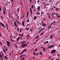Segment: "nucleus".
Instances as JSON below:
<instances>
[{
    "label": "nucleus",
    "instance_id": "nucleus-57",
    "mask_svg": "<svg viewBox=\"0 0 60 60\" xmlns=\"http://www.w3.org/2000/svg\"><path fill=\"white\" fill-rule=\"evenodd\" d=\"M44 20H46V19H45V18H44Z\"/></svg>",
    "mask_w": 60,
    "mask_h": 60
},
{
    "label": "nucleus",
    "instance_id": "nucleus-54",
    "mask_svg": "<svg viewBox=\"0 0 60 60\" xmlns=\"http://www.w3.org/2000/svg\"><path fill=\"white\" fill-rule=\"evenodd\" d=\"M43 29H44V28H43L41 29V30H42Z\"/></svg>",
    "mask_w": 60,
    "mask_h": 60
},
{
    "label": "nucleus",
    "instance_id": "nucleus-16",
    "mask_svg": "<svg viewBox=\"0 0 60 60\" xmlns=\"http://www.w3.org/2000/svg\"><path fill=\"white\" fill-rule=\"evenodd\" d=\"M59 3V2H57L56 4V6L57 4Z\"/></svg>",
    "mask_w": 60,
    "mask_h": 60
},
{
    "label": "nucleus",
    "instance_id": "nucleus-27",
    "mask_svg": "<svg viewBox=\"0 0 60 60\" xmlns=\"http://www.w3.org/2000/svg\"><path fill=\"white\" fill-rule=\"evenodd\" d=\"M25 24V22L23 21L22 22V24Z\"/></svg>",
    "mask_w": 60,
    "mask_h": 60
},
{
    "label": "nucleus",
    "instance_id": "nucleus-40",
    "mask_svg": "<svg viewBox=\"0 0 60 60\" xmlns=\"http://www.w3.org/2000/svg\"><path fill=\"white\" fill-rule=\"evenodd\" d=\"M26 29L27 30H28V29H29V28H26Z\"/></svg>",
    "mask_w": 60,
    "mask_h": 60
},
{
    "label": "nucleus",
    "instance_id": "nucleus-48",
    "mask_svg": "<svg viewBox=\"0 0 60 60\" xmlns=\"http://www.w3.org/2000/svg\"><path fill=\"white\" fill-rule=\"evenodd\" d=\"M23 35V34H22L21 35H20V36H22Z\"/></svg>",
    "mask_w": 60,
    "mask_h": 60
},
{
    "label": "nucleus",
    "instance_id": "nucleus-38",
    "mask_svg": "<svg viewBox=\"0 0 60 60\" xmlns=\"http://www.w3.org/2000/svg\"><path fill=\"white\" fill-rule=\"evenodd\" d=\"M0 17H1V18L2 19H3V17H2V16H0Z\"/></svg>",
    "mask_w": 60,
    "mask_h": 60
},
{
    "label": "nucleus",
    "instance_id": "nucleus-26",
    "mask_svg": "<svg viewBox=\"0 0 60 60\" xmlns=\"http://www.w3.org/2000/svg\"><path fill=\"white\" fill-rule=\"evenodd\" d=\"M43 34V33H42L41 34H40V36H41V35H42V34Z\"/></svg>",
    "mask_w": 60,
    "mask_h": 60
},
{
    "label": "nucleus",
    "instance_id": "nucleus-41",
    "mask_svg": "<svg viewBox=\"0 0 60 60\" xmlns=\"http://www.w3.org/2000/svg\"><path fill=\"white\" fill-rule=\"evenodd\" d=\"M35 53H36V52H34V55L35 54Z\"/></svg>",
    "mask_w": 60,
    "mask_h": 60
},
{
    "label": "nucleus",
    "instance_id": "nucleus-32",
    "mask_svg": "<svg viewBox=\"0 0 60 60\" xmlns=\"http://www.w3.org/2000/svg\"><path fill=\"white\" fill-rule=\"evenodd\" d=\"M56 9V10H57V11H58V8H57Z\"/></svg>",
    "mask_w": 60,
    "mask_h": 60
},
{
    "label": "nucleus",
    "instance_id": "nucleus-14",
    "mask_svg": "<svg viewBox=\"0 0 60 60\" xmlns=\"http://www.w3.org/2000/svg\"><path fill=\"white\" fill-rule=\"evenodd\" d=\"M50 37L51 39H52L53 38V36H52V35H51Z\"/></svg>",
    "mask_w": 60,
    "mask_h": 60
},
{
    "label": "nucleus",
    "instance_id": "nucleus-34",
    "mask_svg": "<svg viewBox=\"0 0 60 60\" xmlns=\"http://www.w3.org/2000/svg\"><path fill=\"white\" fill-rule=\"evenodd\" d=\"M17 31L19 32V29H18V28H17Z\"/></svg>",
    "mask_w": 60,
    "mask_h": 60
},
{
    "label": "nucleus",
    "instance_id": "nucleus-8",
    "mask_svg": "<svg viewBox=\"0 0 60 60\" xmlns=\"http://www.w3.org/2000/svg\"><path fill=\"white\" fill-rule=\"evenodd\" d=\"M42 26H43L45 27L46 26V24H44V23H43L42 24Z\"/></svg>",
    "mask_w": 60,
    "mask_h": 60
},
{
    "label": "nucleus",
    "instance_id": "nucleus-33",
    "mask_svg": "<svg viewBox=\"0 0 60 60\" xmlns=\"http://www.w3.org/2000/svg\"><path fill=\"white\" fill-rule=\"evenodd\" d=\"M22 25L23 26H25V24H22Z\"/></svg>",
    "mask_w": 60,
    "mask_h": 60
},
{
    "label": "nucleus",
    "instance_id": "nucleus-58",
    "mask_svg": "<svg viewBox=\"0 0 60 60\" xmlns=\"http://www.w3.org/2000/svg\"><path fill=\"white\" fill-rule=\"evenodd\" d=\"M31 1H32V0H30V3H31Z\"/></svg>",
    "mask_w": 60,
    "mask_h": 60
},
{
    "label": "nucleus",
    "instance_id": "nucleus-20",
    "mask_svg": "<svg viewBox=\"0 0 60 60\" xmlns=\"http://www.w3.org/2000/svg\"><path fill=\"white\" fill-rule=\"evenodd\" d=\"M27 22H29V20L28 19L27 20Z\"/></svg>",
    "mask_w": 60,
    "mask_h": 60
},
{
    "label": "nucleus",
    "instance_id": "nucleus-60",
    "mask_svg": "<svg viewBox=\"0 0 60 60\" xmlns=\"http://www.w3.org/2000/svg\"><path fill=\"white\" fill-rule=\"evenodd\" d=\"M43 49H45V47H44V48H43Z\"/></svg>",
    "mask_w": 60,
    "mask_h": 60
},
{
    "label": "nucleus",
    "instance_id": "nucleus-53",
    "mask_svg": "<svg viewBox=\"0 0 60 60\" xmlns=\"http://www.w3.org/2000/svg\"><path fill=\"white\" fill-rule=\"evenodd\" d=\"M37 43V42H35L34 43V44H36Z\"/></svg>",
    "mask_w": 60,
    "mask_h": 60
},
{
    "label": "nucleus",
    "instance_id": "nucleus-37",
    "mask_svg": "<svg viewBox=\"0 0 60 60\" xmlns=\"http://www.w3.org/2000/svg\"><path fill=\"white\" fill-rule=\"evenodd\" d=\"M7 30H8V26H7Z\"/></svg>",
    "mask_w": 60,
    "mask_h": 60
},
{
    "label": "nucleus",
    "instance_id": "nucleus-49",
    "mask_svg": "<svg viewBox=\"0 0 60 60\" xmlns=\"http://www.w3.org/2000/svg\"><path fill=\"white\" fill-rule=\"evenodd\" d=\"M30 11H32V8H30Z\"/></svg>",
    "mask_w": 60,
    "mask_h": 60
},
{
    "label": "nucleus",
    "instance_id": "nucleus-28",
    "mask_svg": "<svg viewBox=\"0 0 60 60\" xmlns=\"http://www.w3.org/2000/svg\"><path fill=\"white\" fill-rule=\"evenodd\" d=\"M37 49H35V50L34 51H37Z\"/></svg>",
    "mask_w": 60,
    "mask_h": 60
},
{
    "label": "nucleus",
    "instance_id": "nucleus-62",
    "mask_svg": "<svg viewBox=\"0 0 60 60\" xmlns=\"http://www.w3.org/2000/svg\"><path fill=\"white\" fill-rule=\"evenodd\" d=\"M60 16H58V18H59L60 17Z\"/></svg>",
    "mask_w": 60,
    "mask_h": 60
},
{
    "label": "nucleus",
    "instance_id": "nucleus-13",
    "mask_svg": "<svg viewBox=\"0 0 60 60\" xmlns=\"http://www.w3.org/2000/svg\"><path fill=\"white\" fill-rule=\"evenodd\" d=\"M24 55H25L24 54H23V55H22V56H21V59H22V56H24Z\"/></svg>",
    "mask_w": 60,
    "mask_h": 60
},
{
    "label": "nucleus",
    "instance_id": "nucleus-35",
    "mask_svg": "<svg viewBox=\"0 0 60 60\" xmlns=\"http://www.w3.org/2000/svg\"><path fill=\"white\" fill-rule=\"evenodd\" d=\"M49 19H50V17L49 15Z\"/></svg>",
    "mask_w": 60,
    "mask_h": 60
},
{
    "label": "nucleus",
    "instance_id": "nucleus-45",
    "mask_svg": "<svg viewBox=\"0 0 60 60\" xmlns=\"http://www.w3.org/2000/svg\"><path fill=\"white\" fill-rule=\"evenodd\" d=\"M46 43H49V41H46Z\"/></svg>",
    "mask_w": 60,
    "mask_h": 60
},
{
    "label": "nucleus",
    "instance_id": "nucleus-25",
    "mask_svg": "<svg viewBox=\"0 0 60 60\" xmlns=\"http://www.w3.org/2000/svg\"><path fill=\"white\" fill-rule=\"evenodd\" d=\"M43 50H44V51H46V49H43Z\"/></svg>",
    "mask_w": 60,
    "mask_h": 60
},
{
    "label": "nucleus",
    "instance_id": "nucleus-10",
    "mask_svg": "<svg viewBox=\"0 0 60 60\" xmlns=\"http://www.w3.org/2000/svg\"><path fill=\"white\" fill-rule=\"evenodd\" d=\"M34 20H35L37 19V17L36 16H35L34 17Z\"/></svg>",
    "mask_w": 60,
    "mask_h": 60
},
{
    "label": "nucleus",
    "instance_id": "nucleus-12",
    "mask_svg": "<svg viewBox=\"0 0 60 60\" xmlns=\"http://www.w3.org/2000/svg\"><path fill=\"white\" fill-rule=\"evenodd\" d=\"M26 51V49H25L23 50V51L22 52L23 53H24L25 52V51Z\"/></svg>",
    "mask_w": 60,
    "mask_h": 60
},
{
    "label": "nucleus",
    "instance_id": "nucleus-63",
    "mask_svg": "<svg viewBox=\"0 0 60 60\" xmlns=\"http://www.w3.org/2000/svg\"><path fill=\"white\" fill-rule=\"evenodd\" d=\"M5 50H6V51H7V49H5Z\"/></svg>",
    "mask_w": 60,
    "mask_h": 60
},
{
    "label": "nucleus",
    "instance_id": "nucleus-24",
    "mask_svg": "<svg viewBox=\"0 0 60 60\" xmlns=\"http://www.w3.org/2000/svg\"><path fill=\"white\" fill-rule=\"evenodd\" d=\"M11 2H12V3H13V0H11Z\"/></svg>",
    "mask_w": 60,
    "mask_h": 60
},
{
    "label": "nucleus",
    "instance_id": "nucleus-21",
    "mask_svg": "<svg viewBox=\"0 0 60 60\" xmlns=\"http://www.w3.org/2000/svg\"><path fill=\"white\" fill-rule=\"evenodd\" d=\"M30 13L31 15H32V13H33V12H32V11H30Z\"/></svg>",
    "mask_w": 60,
    "mask_h": 60
},
{
    "label": "nucleus",
    "instance_id": "nucleus-18",
    "mask_svg": "<svg viewBox=\"0 0 60 60\" xmlns=\"http://www.w3.org/2000/svg\"><path fill=\"white\" fill-rule=\"evenodd\" d=\"M31 8L32 9H33V8H34V5H32Z\"/></svg>",
    "mask_w": 60,
    "mask_h": 60
},
{
    "label": "nucleus",
    "instance_id": "nucleus-52",
    "mask_svg": "<svg viewBox=\"0 0 60 60\" xmlns=\"http://www.w3.org/2000/svg\"><path fill=\"white\" fill-rule=\"evenodd\" d=\"M16 45V46H15V47L16 49H17V46Z\"/></svg>",
    "mask_w": 60,
    "mask_h": 60
},
{
    "label": "nucleus",
    "instance_id": "nucleus-5",
    "mask_svg": "<svg viewBox=\"0 0 60 60\" xmlns=\"http://www.w3.org/2000/svg\"><path fill=\"white\" fill-rule=\"evenodd\" d=\"M6 42L8 45H10V42L6 41Z\"/></svg>",
    "mask_w": 60,
    "mask_h": 60
},
{
    "label": "nucleus",
    "instance_id": "nucleus-61",
    "mask_svg": "<svg viewBox=\"0 0 60 60\" xmlns=\"http://www.w3.org/2000/svg\"><path fill=\"white\" fill-rule=\"evenodd\" d=\"M38 41V39L36 41V42H37V41Z\"/></svg>",
    "mask_w": 60,
    "mask_h": 60
},
{
    "label": "nucleus",
    "instance_id": "nucleus-56",
    "mask_svg": "<svg viewBox=\"0 0 60 60\" xmlns=\"http://www.w3.org/2000/svg\"><path fill=\"white\" fill-rule=\"evenodd\" d=\"M4 10H5V11H6V8H4Z\"/></svg>",
    "mask_w": 60,
    "mask_h": 60
},
{
    "label": "nucleus",
    "instance_id": "nucleus-55",
    "mask_svg": "<svg viewBox=\"0 0 60 60\" xmlns=\"http://www.w3.org/2000/svg\"><path fill=\"white\" fill-rule=\"evenodd\" d=\"M0 57H1V58H2V56H0Z\"/></svg>",
    "mask_w": 60,
    "mask_h": 60
},
{
    "label": "nucleus",
    "instance_id": "nucleus-47",
    "mask_svg": "<svg viewBox=\"0 0 60 60\" xmlns=\"http://www.w3.org/2000/svg\"><path fill=\"white\" fill-rule=\"evenodd\" d=\"M49 12H48V13H47V15H48V14H49Z\"/></svg>",
    "mask_w": 60,
    "mask_h": 60
},
{
    "label": "nucleus",
    "instance_id": "nucleus-29",
    "mask_svg": "<svg viewBox=\"0 0 60 60\" xmlns=\"http://www.w3.org/2000/svg\"><path fill=\"white\" fill-rule=\"evenodd\" d=\"M30 35V34H28V35H27V37H29Z\"/></svg>",
    "mask_w": 60,
    "mask_h": 60
},
{
    "label": "nucleus",
    "instance_id": "nucleus-64",
    "mask_svg": "<svg viewBox=\"0 0 60 60\" xmlns=\"http://www.w3.org/2000/svg\"><path fill=\"white\" fill-rule=\"evenodd\" d=\"M37 14H39V13H38V12H37Z\"/></svg>",
    "mask_w": 60,
    "mask_h": 60
},
{
    "label": "nucleus",
    "instance_id": "nucleus-30",
    "mask_svg": "<svg viewBox=\"0 0 60 60\" xmlns=\"http://www.w3.org/2000/svg\"><path fill=\"white\" fill-rule=\"evenodd\" d=\"M55 15H56V16H58V14H55Z\"/></svg>",
    "mask_w": 60,
    "mask_h": 60
},
{
    "label": "nucleus",
    "instance_id": "nucleus-46",
    "mask_svg": "<svg viewBox=\"0 0 60 60\" xmlns=\"http://www.w3.org/2000/svg\"><path fill=\"white\" fill-rule=\"evenodd\" d=\"M16 20L17 21V22H18H18H19L18 21V20Z\"/></svg>",
    "mask_w": 60,
    "mask_h": 60
},
{
    "label": "nucleus",
    "instance_id": "nucleus-23",
    "mask_svg": "<svg viewBox=\"0 0 60 60\" xmlns=\"http://www.w3.org/2000/svg\"><path fill=\"white\" fill-rule=\"evenodd\" d=\"M41 31H42V30H39V32H38L39 33H40V32H41Z\"/></svg>",
    "mask_w": 60,
    "mask_h": 60
},
{
    "label": "nucleus",
    "instance_id": "nucleus-7",
    "mask_svg": "<svg viewBox=\"0 0 60 60\" xmlns=\"http://www.w3.org/2000/svg\"><path fill=\"white\" fill-rule=\"evenodd\" d=\"M20 38V37H19L17 38V41H19V40Z\"/></svg>",
    "mask_w": 60,
    "mask_h": 60
},
{
    "label": "nucleus",
    "instance_id": "nucleus-51",
    "mask_svg": "<svg viewBox=\"0 0 60 60\" xmlns=\"http://www.w3.org/2000/svg\"><path fill=\"white\" fill-rule=\"evenodd\" d=\"M39 36H37L36 37V38H37H37H38V37H39Z\"/></svg>",
    "mask_w": 60,
    "mask_h": 60
},
{
    "label": "nucleus",
    "instance_id": "nucleus-19",
    "mask_svg": "<svg viewBox=\"0 0 60 60\" xmlns=\"http://www.w3.org/2000/svg\"><path fill=\"white\" fill-rule=\"evenodd\" d=\"M42 52H41L40 53V54L41 55H42Z\"/></svg>",
    "mask_w": 60,
    "mask_h": 60
},
{
    "label": "nucleus",
    "instance_id": "nucleus-44",
    "mask_svg": "<svg viewBox=\"0 0 60 60\" xmlns=\"http://www.w3.org/2000/svg\"><path fill=\"white\" fill-rule=\"evenodd\" d=\"M18 23L19 25H20V23H19V22H18Z\"/></svg>",
    "mask_w": 60,
    "mask_h": 60
},
{
    "label": "nucleus",
    "instance_id": "nucleus-42",
    "mask_svg": "<svg viewBox=\"0 0 60 60\" xmlns=\"http://www.w3.org/2000/svg\"><path fill=\"white\" fill-rule=\"evenodd\" d=\"M41 48H43V46H42L41 47Z\"/></svg>",
    "mask_w": 60,
    "mask_h": 60
},
{
    "label": "nucleus",
    "instance_id": "nucleus-59",
    "mask_svg": "<svg viewBox=\"0 0 60 60\" xmlns=\"http://www.w3.org/2000/svg\"><path fill=\"white\" fill-rule=\"evenodd\" d=\"M10 38H11V36H10Z\"/></svg>",
    "mask_w": 60,
    "mask_h": 60
},
{
    "label": "nucleus",
    "instance_id": "nucleus-39",
    "mask_svg": "<svg viewBox=\"0 0 60 60\" xmlns=\"http://www.w3.org/2000/svg\"><path fill=\"white\" fill-rule=\"evenodd\" d=\"M19 11V8H18V11Z\"/></svg>",
    "mask_w": 60,
    "mask_h": 60
},
{
    "label": "nucleus",
    "instance_id": "nucleus-43",
    "mask_svg": "<svg viewBox=\"0 0 60 60\" xmlns=\"http://www.w3.org/2000/svg\"><path fill=\"white\" fill-rule=\"evenodd\" d=\"M4 52H5H5H6V51H5V50H4Z\"/></svg>",
    "mask_w": 60,
    "mask_h": 60
},
{
    "label": "nucleus",
    "instance_id": "nucleus-50",
    "mask_svg": "<svg viewBox=\"0 0 60 60\" xmlns=\"http://www.w3.org/2000/svg\"><path fill=\"white\" fill-rule=\"evenodd\" d=\"M23 15V16H22L23 18H24V15Z\"/></svg>",
    "mask_w": 60,
    "mask_h": 60
},
{
    "label": "nucleus",
    "instance_id": "nucleus-6",
    "mask_svg": "<svg viewBox=\"0 0 60 60\" xmlns=\"http://www.w3.org/2000/svg\"><path fill=\"white\" fill-rule=\"evenodd\" d=\"M27 14L26 16H27V17H28V15H29V13H28V11H27Z\"/></svg>",
    "mask_w": 60,
    "mask_h": 60
},
{
    "label": "nucleus",
    "instance_id": "nucleus-2",
    "mask_svg": "<svg viewBox=\"0 0 60 60\" xmlns=\"http://www.w3.org/2000/svg\"><path fill=\"white\" fill-rule=\"evenodd\" d=\"M56 50H52L51 52V54H53V53H54L56 51Z\"/></svg>",
    "mask_w": 60,
    "mask_h": 60
},
{
    "label": "nucleus",
    "instance_id": "nucleus-17",
    "mask_svg": "<svg viewBox=\"0 0 60 60\" xmlns=\"http://www.w3.org/2000/svg\"><path fill=\"white\" fill-rule=\"evenodd\" d=\"M24 52H23L22 51V52L20 54V55H22V54H23V53H24Z\"/></svg>",
    "mask_w": 60,
    "mask_h": 60
},
{
    "label": "nucleus",
    "instance_id": "nucleus-1",
    "mask_svg": "<svg viewBox=\"0 0 60 60\" xmlns=\"http://www.w3.org/2000/svg\"><path fill=\"white\" fill-rule=\"evenodd\" d=\"M22 45L21 46V47H22V48H24L26 46H27V45L26 44H24V43L23 42H22L21 43Z\"/></svg>",
    "mask_w": 60,
    "mask_h": 60
},
{
    "label": "nucleus",
    "instance_id": "nucleus-4",
    "mask_svg": "<svg viewBox=\"0 0 60 60\" xmlns=\"http://www.w3.org/2000/svg\"><path fill=\"white\" fill-rule=\"evenodd\" d=\"M16 24H17V23H16V22H14V24L15 26H16V27H18V26H17V25H16Z\"/></svg>",
    "mask_w": 60,
    "mask_h": 60
},
{
    "label": "nucleus",
    "instance_id": "nucleus-15",
    "mask_svg": "<svg viewBox=\"0 0 60 60\" xmlns=\"http://www.w3.org/2000/svg\"><path fill=\"white\" fill-rule=\"evenodd\" d=\"M24 59H25V58L24 57H23L22 59L21 60H24Z\"/></svg>",
    "mask_w": 60,
    "mask_h": 60
},
{
    "label": "nucleus",
    "instance_id": "nucleus-22",
    "mask_svg": "<svg viewBox=\"0 0 60 60\" xmlns=\"http://www.w3.org/2000/svg\"><path fill=\"white\" fill-rule=\"evenodd\" d=\"M48 47H49V48H51V45L50 46H49Z\"/></svg>",
    "mask_w": 60,
    "mask_h": 60
},
{
    "label": "nucleus",
    "instance_id": "nucleus-11",
    "mask_svg": "<svg viewBox=\"0 0 60 60\" xmlns=\"http://www.w3.org/2000/svg\"><path fill=\"white\" fill-rule=\"evenodd\" d=\"M40 6H39L38 7L37 9L39 11H40Z\"/></svg>",
    "mask_w": 60,
    "mask_h": 60
},
{
    "label": "nucleus",
    "instance_id": "nucleus-31",
    "mask_svg": "<svg viewBox=\"0 0 60 60\" xmlns=\"http://www.w3.org/2000/svg\"><path fill=\"white\" fill-rule=\"evenodd\" d=\"M51 27L50 26L48 28L49 30V29H50V28H51Z\"/></svg>",
    "mask_w": 60,
    "mask_h": 60
},
{
    "label": "nucleus",
    "instance_id": "nucleus-9",
    "mask_svg": "<svg viewBox=\"0 0 60 60\" xmlns=\"http://www.w3.org/2000/svg\"><path fill=\"white\" fill-rule=\"evenodd\" d=\"M3 12L4 14H5V13H6V12L4 10H3Z\"/></svg>",
    "mask_w": 60,
    "mask_h": 60
},
{
    "label": "nucleus",
    "instance_id": "nucleus-3",
    "mask_svg": "<svg viewBox=\"0 0 60 60\" xmlns=\"http://www.w3.org/2000/svg\"><path fill=\"white\" fill-rule=\"evenodd\" d=\"M1 25L2 26H3L4 27H5V26L4 24L2 23L1 22V23H0Z\"/></svg>",
    "mask_w": 60,
    "mask_h": 60
},
{
    "label": "nucleus",
    "instance_id": "nucleus-36",
    "mask_svg": "<svg viewBox=\"0 0 60 60\" xmlns=\"http://www.w3.org/2000/svg\"><path fill=\"white\" fill-rule=\"evenodd\" d=\"M51 47H52V48H54V46L52 45H51Z\"/></svg>",
    "mask_w": 60,
    "mask_h": 60
}]
</instances>
